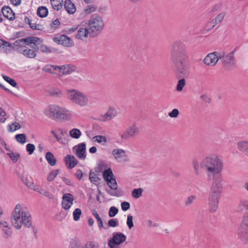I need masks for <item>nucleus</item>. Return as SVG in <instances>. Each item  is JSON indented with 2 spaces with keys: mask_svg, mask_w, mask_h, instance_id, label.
Returning a JSON list of instances; mask_svg holds the SVG:
<instances>
[{
  "mask_svg": "<svg viewBox=\"0 0 248 248\" xmlns=\"http://www.w3.org/2000/svg\"><path fill=\"white\" fill-rule=\"evenodd\" d=\"M171 59L176 70L177 78H181L178 81L176 90L182 91L186 85L185 78L189 76V61L184 45L176 41L172 45Z\"/></svg>",
  "mask_w": 248,
  "mask_h": 248,
  "instance_id": "f257e3e1",
  "label": "nucleus"
},
{
  "mask_svg": "<svg viewBox=\"0 0 248 248\" xmlns=\"http://www.w3.org/2000/svg\"><path fill=\"white\" fill-rule=\"evenodd\" d=\"M21 205H16L12 213L11 222L13 225L16 229H20L22 224L27 227L31 226V217L29 213L22 211L20 214Z\"/></svg>",
  "mask_w": 248,
  "mask_h": 248,
  "instance_id": "f03ea898",
  "label": "nucleus"
},
{
  "mask_svg": "<svg viewBox=\"0 0 248 248\" xmlns=\"http://www.w3.org/2000/svg\"><path fill=\"white\" fill-rule=\"evenodd\" d=\"M44 113L48 118L55 120H68L70 115L65 109L56 105L47 106L44 110Z\"/></svg>",
  "mask_w": 248,
  "mask_h": 248,
  "instance_id": "7ed1b4c3",
  "label": "nucleus"
},
{
  "mask_svg": "<svg viewBox=\"0 0 248 248\" xmlns=\"http://www.w3.org/2000/svg\"><path fill=\"white\" fill-rule=\"evenodd\" d=\"M200 165L202 168L206 169L212 173H220L223 168L222 162L216 155L206 157L202 160Z\"/></svg>",
  "mask_w": 248,
  "mask_h": 248,
  "instance_id": "20e7f679",
  "label": "nucleus"
},
{
  "mask_svg": "<svg viewBox=\"0 0 248 248\" xmlns=\"http://www.w3.org/2000/svg\"><path fill=\"white\" fill-rule=\"evenodd\" d=\"M88 25L91 30L90 37H95L102 31L104 23L102 17L97 14H94L91 16L88 21Z\"/></svg>",
  "mask_w": 248,
  "mask_h": 248,
  "instance_id": "39448f33",
  "label": "nucleus"
},
{
  "mask_svg": "<svg viewBox=\"0 0 248 248\" xmlns=\"http://www.w3.org/2000/svg\"><path fill=\"white\" fill-rule=\"evenodd\" d=\"M67 95L73 102L81 107L86 106L88 103L87 95L76 90H67Z\"/></svg>",
  "mask_w": 248,
  "mask_h": 248,
  "instance_id": "423d86ee",
  "label": "nucleus"
},
{
  "mask_svg": "<svg viewBox=\"0 0 248 248\" xmlns=\"http://www.w3.org/2000/svg\"><path fill=\"white\" fill-rule=\"evenodd\" d=\"M237 234L238 238L242 242L248 243V212L243 216Z\"/></svg>",
  "mask_w": 248,
  "mask_h": 248,
  "instance_id": "0eeeda50",
  "label": "nucleus"
},
{
  "mask_svg": "<svg viewBox=\"0 0 248 248\" xmlns=\"http://www.w3.org/2000/svg\"><path fill=\"white\" fill-rule=\"evenodd\" d=\"M126 239V235L121 232H114L112 237L108 241L109 248H120L118 246L123 244Z\"/></svg>",
  "mask_w": 248,
  "mask_h": 248,
  "instance_id": "6e6552de",
  "label": "nucleus"
},
{
  "mask_svg": "<svg viewBox=\"0 0 248 248\" xmlns=\"http://www.w3.org/2000/svg\"><path fill=\"white\" fill-rule=\"evenodd\" d=\"M141 48L136 45H130L124 50L125 55L130 60H134L140 57V52Z\"/></svg>",
  "mask_w": 248,
  "mask_h": 248,
  "instance_id": "1a4fd4ad",
  "label": "nucleus"
},
{
  "mask_svg": "<svg viewBox=\"0 0 248 248\" xmlns=\"http://www.w3.org/2000/svg\"><path fill=\"white\" fill-rule=\"evenodd\" d=\"M220 192L211 190L209 198V208L211 212H214L218 208Z\"/></svg>",
  "mask_w": 248,
  "mask_h": 248,
  "instance_id": "9d476101",
  "label": "nucleus"
},
{
  "mask_svg": "<svg viewBox=\"0 0 248 248\" xmlns=\"http://www.w3.org/2000/svg\"><path fill=\"white\" fill-rule=\"evenodd\" d=\"M103 177L110 188L113 190H116L117 188V183L112 171L110 168L103 171Z\"/></svg>",
  "mask_w": 248,
  "mask_h": 248,
  "instance_id": "9b49d317",
  "label": "nucleus"
},
{
  "mask_svg": "<svg viewBox=\"0 0 248 248\" xmlns=\"http://www.w3.org/2000/svg\"><path fill=\"white\" fill-rule=\"evenodd\" d=\"M52 40L59 45H62L63 46L71 47L74 46L73 40L65 34H61L58 36H54Z\"/></svg>",
  "mask_w": 248,
  "mask_h": 248,
  "instance_id": "f8f14e48",
  "label": "nucleus"
},
{
  "mask_svg": "<svg viewBox=\"0 0 248 248\" xmlns=\"http://www.w3.org/2000/svg\"><path fill=\"white\" fill-rule=\"evenodd\" d=\"M213 181L212 184L211 190L216 191L221 193L222 190V177L221 174L213 173Z\"/></svg>",
  "mask_w": 248,
  "mask_h": 248,
  "instance_id": "ddd939ff",
  "label": "nucleus"
},
{
  "mask_svg": "<svg viewBox=\"0 0 248 248\" xmlns=\"http://www.w3.org/2000/svg\"><path fill=\"white\" fill-rule=\"evenodd\" d=\"M234 58L233 52H230L225 56L224 60H222L223 67L226 70H230L234 66Z\"/></svg>",
  "mask_w": 248,
  "mask_h": 248,
  "instance_id": "4468645a",
  "label": "nucleus"
},
{
  "mask_svg": "<svg viewBox=\"0 0 248 248\" xmlns=\"http://www.w3.org/2000/svg\"><path fill=\"white\" fill-rule=\"evenodd\" d=\"M74 200L73 196L71 193L64 194L62 198V206L66 210H68L73 205Z\"/></svg>",
  "mask_w": 248,
  "mask_h": 248,
  "instance_id": "2eb2a0df",
  "label": "nucleus"
},
{
  "mask_svg": "<svg viewBox=\"0 0 248 248\" xmlns=\"http://www.w3.org/2000/svg\"><path fill=\"white\" fill-rule=\"evenodd\" d=\"M76 155L80 159L84 160L86 157V144L85 142H81L77 146Z\"/></svg>",
  "mask_w": 248,
  "mask_h": 248,
  "instance_id": "dca6fc26",
  "label": "nucleus"
},
{
  "mask_svg": "<svg viewBox=\"0 0 248 248\" xmlns=\"http://www.w3.org/2000/svg\"><path fill=\"white\" fill-rule=\"evenodd\" d=\"M1 13L3 16L10 21H13L16 19V14L9 6H3L1 8Z\"/></svg>",
  "mask_w": 248,
  "mask_h": 248,
  "instance_id": "f3484780",
  "label": "nucleus"
},
{
  "mask_svg": "<svg viewBox=\"0 0 248 248\" xmlns=\"http://www.w3.org/2000/svg\"><path fill=\"white\" fill-rule=\"evenodd\" d=\"M217 52H214L208 54L204 59V62L205 64L215 65L218 61Z\"/></svg>",
  "mask_w": 248,
  "mask_h": 248,
  "instance_id": "a211bd4d",
  "label": "nucleus"
},
{
  "mask_svg": "<svg viewBox=\"0 0 248 248\" xmlns=\"http://www.w3.org/2000/svg\"><path fill=\"white\" fill-rule=\"evenodd\" d=\"M139 130L135 124L129 127L123 134L121 135L123 139H128L129 137H133L139 133Z\"/></svg>",
  "mask_w": 248,
  "mask_h": 248,
  "instance_id": "6ab92c4d",
  "label": "nucleus"
},
{
  "mask_svg": "<svg viewBox=\"0 0 248 248\" xmlns=\"http://www.w3.org/2000/svg\"><path fill=\"white\" fill-rule=\"evenodd\" d=\"M64 162L68 169L74 168L78 163V160L73 155H68L64 157Z\"/></svg>",
  "mask_w": 248,
  "mask_h": 248,
  "instance_id": "aec40b11",
  "label": "nucleus"
},
{
  "mask_svg": "<svg viewBox=\"0 0 248 248\" xmlns=\"http://www.w3.org/2000/svg\"><path fill=\"white\" fill-rule=\"evenodd\" d=\"M64 7L67 12L69 14H73L76 11V7L71 0H65Z\"/></svg>",
  "mask_w": 248,
  "mask_h": 248,
  "instance_id": "412c9836",
  "label": "nucleus"
},
{
  "mask_svg": "<svg viewBox=\"0 0 248 248\" xmlns=\"http://www.w3.org/2000/svg\"><path fill=\"white\" fill-rule=\"evenodd\" d=\"M88 34L90 35L89 29L87 28H81L78 31V33L76 35V38L78 39H82V37H87Z\"/></svg>",
  "mask_w": 248,
  "mask_h": 248,
  "instance_id": "4be33fe9",
  "label": "nucleus"
},
{
  "mask_svg": "<svg viewBox=\"0 0 248 248\" xmlns=\"http://www.w3.org/2000/svg\"><path fill=\"white\" fill-rule=\"evenodd\" d=\"M0 224L4 233L8 236L10 237L12 235V231L9 227L8 223L6 221H2L0 222Z\"/></svg>",
  "mask_w": 248,
  "mask_h": 248,
  "instance_id": "5701e85b",
  "label": "nucleus"
},
{
  "mask_svg": "<svg viewBox=\"0 0 248 248\" xmlns=\"http://www.w3.org/2000/svg\"><path fill=\"white\" fill-rule=\"evenodd\" d=\"M48 14V9L44 6H39L37 10V16L41 18L46 17Z\"/></svg>",
  "mask_w": 248,
  "mask_h": 248,
  "instance_id": "b1692460",
  "label": "nucleus"
},
{
  "mask_svg": "<svg viewBox=\"0 0 248 248\" xmlns=\"http://www.w3.org/2000/svg\"><path fill=\"white\" fill-rule=\"evenodd\" d=\"M46 159L48 163L51 166H54L56 165L57 160L55 158L54 155L50 152H47L45 156Z\"/></svg>",
  "mask_w": 248,
  "mask_h": 248,
  "instance_id": "393cba45",
  "label": "nucleus"
},
{
  "mask_svg": "<svg viewBox=\"0 0 248 248\" xmlns=\"http://www.w3.org/2000/svg\"><path fill=\"white\" fill-rule=\"evenodd\" d=\"M238 148L245 155L248 156V142L240 141L237 144Z\"/></svg>",
  "mask_w": 248,
  "mask_h": 248,
  "instance_id": "a878e982",
  "label": "nucleus"
},
{
  "mask_svg": "<svg viewBox=\"0 0 248 248\" xmlns=\"http://www.w3.org/2000/svg\"><path fill=\"white\" fill-rule=\"evenodd\" d=\"M224 16L225 14L224 13H220L215 19H213L211 22H208V26H209L210 24H213L210 29H213L216 25L220 23L224 18Z\"/></svg>",
  "mask_w": 248,
  "mask_h": 248,
  "instance_id": "bb28decb",
  "label": "nucleus"
},
{
  "mask_svg": "<svg viewBox=\"0 0 248 248\" xmlns=\"http://www.w3.org/2000/svg\"><path fill=\"white\" fill-rule=\"evenodd\" d=\"M93 215L94 216V217L96 218L98 227L99 229H101L102 228H104V229H107L105 227L103 226V221L99 216V214H98L97 211L95 209H93L92 211Z\"/></svg>",
  "mask_w": 248,
  "mask_h": 248,
  "instance_id": "cd10ccee",
  "label": "nucleus"
},
{
  "mask_svg": "<svg viewBox=\"0 0 248 248\" xmlns=\"http://www.w3.org/2000/svg\"><path fill=\"white\" fill-rule=\"evenodd\" d=\"M75 67L71 65H62V73L63 75H69L75 70Z\"/></svg>",
  "mask_w": 248,
  "mask_h": 248,
  "instance_id": "c85d7f7f",
  "label": "nucleus"
},
{
  "mask_svg": "<svg viewBox=\"0 0 248 248\" xmlns=\"http://www.w3.org/2000/svg\"><path fill=\"white\" fill-rule=\"evenodd\" d=\"M71 248H99V245L97 243L90 241L87 243L84 247L80 245H75L72 246Z\"/></svg>",
  "mask_w": 248,
  "mask_h": 248,
  "instance_id": "c756f323",
  "label": "nucleus"
},
{
  "mask_svg": "<svg viewBox=\"0 0 248 248\" xmlns=\"http://www.w3.org/2000/svg\"><path fill=\"white\" fill-rule=\"evenodd\" d=\"M47 93L50 96L60 98L62 96V93L60 90L58 89H51L47 91Z\"/></svg>",
  "mask_w": 248,
  "mask_h": 248,
  "instance_id": "7c9ffc66",
  "label": "nucleus"
},
{
  "mask_svg": "<svg viewBox=\"0 0 248 248\" xmlns=\"http://www.w3.org/2000/svg\"><path fill=\"white\" fill-rule=\"evenodd\" d=\"M51 4L54 9L59 11L62 7V0H50Z\"/></svg>",
  "mask_w": 248,
  "mask_h": 248,
  "instance_id": "2f4dec72",
  "label": "nucleus"
},
{
  "mask_svg": "<svg viewBox=\"0 0 248 248\" xmlns=\"http://www.w3.org/2000/svg\"><path fill=\"white\" fill-rule=\"evenodd\" d=\"M2 77L4 80L10 84L12 86L16 88H19V86L17 85V84L15 79L4 75H2Z\"/></svg>",
  "mask_w": 248,
  "mask_h": 248,
  "instance_id": "473e14b6",
  "label": "nucleus"
},
{
  "mask_svg": "<svg viewBox=\"0 0 248 248\" xmlns=\"http://www.w3.org/2000/svg\"><path fill=\"white\" fill-rule=\"evenodd\" d=\"M70 136L74 139H78L81 135V132L78 128H73L69 132Z\"/></svg>",
  "mask_w": 248,
  "mask_h": 248,
  "instance_id": "72a5a7b5",
  "label": "nucleus"
},
{
  "mask_svg": "<svg viewBox=\"0 0 248 248\" xmlns=\"http://www.w3.org/2000/svg\"><path fill=\"white\" fill-rule=\"evenodd\" d=\"M60 170L59 169L53 170L51 171L47 175V180L48 182L53 181L56 177L57 175L60 173Z\"/></svg>",
  "mask_w": 248,
  "mask_h": 248,
  "instance_id": "f704fd0d",
  "label": "nucleus"
},
{
  "mask_svg": "<svg viewBox=\"0 0 248 248\" xmlns=\"http://www.w3.org/2000/svg\"><path fill=\"white\" fill-rule=\"evenodd\" d=\"M24 55L29 58H34L36 56V53L32 49L27 47L25 48Z\"/></svg>",
  "mask_w": 248,
  "mask_h": 248,
  "instance_id": "c9c22d12",
  "label": "nucleus"
},
{
  "mask_svg": "<svg viewBox=\"0 0 248 248\" xmlns=\"http://www.w3.org/2000/svg\"><path fill=\"white\" fill-rule=\"evenodd\" d=\"M15 139L19 143L24 144L26 142V136L25 134H17L15 136Z\"/></svg>",
  "mask_w": 248,
  "mask_h": 248,
  "instance_id": "e433bc0d",
  "label": "nucleus"
},
{
  "mask_svg": "<svg viewBox=\"0 0 248 248\" xmlns=\"http://www.w3.org/2000/svg\"><path fill=\"white\" fill-rule=\"evenodd\" d=\"M143 191L142 188H135L132 191V196L133 198L138 199L142 195Z\"/></svg>",
  "mask_w": 248,
  "mask_h": 248,
  "instance_id": "4c0bfd02",
  "label": "nucleus"
},
{
  "mask_svg": "<svg viewBox=\"0 0 248 248\" xmlns=\"http://www.w3.org/2000/svg\"><path fill=\"white\" fill-rule=\"evenodd\" d=\"M7 155L11 158L14 163L16 162L20 157L19 154L12 152L7 153Z\"/></svg>",
  "mask_w": 248,
  "mask_h": 248,
  "instance_id": "58836bf2",
  "label": "nucleus"
},
{
  "mask_svg": "<svg viewBox=\"0 0 248 248\" xmlns=\"http://www.w3.org/2000/svg\"><path fill=\"white\" fill-rule=\"evenodd\" d=\"M112 155L117 159L125 154V151L122 149H115L112 152Z\"/></svg>",
  "mask_w": 248,
  "mask_h": 248,
  "instance_id": "ea45409f",
  "label": "nucleus"
},
{
  "mask_svg": "<svg viewBox=\"0 0 248 248\" xmlns=\"http://www.w3.org/2000/svg\"><path fill=\"white\" fill-rule=\"evenodd\" d=\"M44 42V40L38 37L31 36V45H39Z\"/></svg>",
  "mask_w": 248,
  "mask_h": 248,
  "instance_id": "a19ab883",
  "label": "nucleus"
},
{
  "mask_svg": "<svg viewBox=\"0 0 248 248\" xmlns=\"http://www.w3.org/2000/svg\"><path fill=\"white\" fill-rule=\"evenodd\" d=\"M82 212L81 210L79 208H76L75 209L73 213V219L77 221L79 220L80 218V217L81 215Z\"/></svg>",
  "mask_w": 248,
  "mask_h": 248,
  "instance_id": "79ce46f5",
  "label": "nucleus"
},
{
  "mask_svg": "<svg viewBox=\"0 0 248 248\" xmlns=\"http://www.w3.org/2000/svg\"><path fill=\"white\" fill-rule=\"evenodd\" d=\"M21 127L20 125L17 122H14L12 125L9 124L8 125V131L9 132H14L16 130L20 129Z\"/></svg>",
  "mask_w": 248,
  "mask_h": 248,
  "instance_id": "37998d69",
  "label": "nucleus"
},
{
  "mask_svg": "<svg viewBox=\"0 0 248 248\" xmlns=\"http://www.w3.org/2000/svg\"><path fill=\"white\" fill-rule=\"evenodd\" d=\"M238 210L240 211H242L244 210H248V200L241 201L239 205Z\"/></svg>",
  "mask_w": 248,
  "mask_h": 248,
  "instance_id": "c03bdc74",
  "label": "nucleus"
},
{
  "mask_svg": "<svg viewBox=\"0 0 248 248\" xmlns=\"http://www.w3.org/2000/svg\"><path fill=\"white\" fill-rule=\"evenodd\" d=\"M118 208L115 206H111L108 211V216L110 217H115L118 213Z\"/></svg>",
  "mask_w": 248,
  "mask_h": 248,
  "instance_id": "a18cd8bd",
  "label": "nucleus"
},
{
  "mask_svg": "<svg viewBox=\"0 0 248 248\" xmlns=\"http://www.w3.org/2000/svg\"><path fill=\"white\" fill-rule=\"evenodd\" d=\"M108 225L109 227H116L119 225V220L118 218H112L108 222Z\"/></svg>",
  "mask_w": 248,
  "mask_h": 248,
  "instance_id": "49530a36",
  "label": "nucleus"
},
{
  "mask_svg": "<svg viewBox=\"0 0 248 248\" xmlns=\"http://www.w3.org/2000/svg\"><path fill=\"white\" fill-rule=\"evenodd\" d=\"M35 149V146L31 143H28L26 145V151L29 155H32Z\"/></svg>",
  "mask_w": 248,
  "mask_h": 248,
  "instance_id": "de8ad7c7",
  "label": "nucleus"
},
{
  "mask_svg": "<svg viewBox=\"0 0 248 248\" xmlns=\"http://www.w3.org/2000/svg\"><path fill=\"white\" fill-rule=\"evenodd\" d=\"M96 9V7L93 5H88L87 8L84 10L85 16L89 14L92 12H94Z\"/></svg>",
  "mask_w": 248,
  "mask_h": 248,
  "instance_id": "09e8293b",
  "label": "nucleus"
},
{
  "mask_svg": "<svg viewBox=\"0 0 248 248\" xmlns=\"http://www.w3.org/2000/svg\"><path fill=\"white\" fill-rule=\"evenodd\" d=\"M133 217L130 214L127 216V218L126 221V224L129 229H131L134 227V224L133 222Z\"/></svg>",
  "mask_w": 248,
  "mask_h": 248,
  "instance_id": "8fccbe9b",
  "label": "nucleus"
},
{
  "mask_svg": "<svg viewBox=\"0 0 248 248\" xmlns=\"http://www.w3.org/2000/svg\"><path fill=\"white\" fill-rule=\"evenodd\" d=\"M39 193L41 194L48 197L49 199H53L54 198V196L52 194H50L48 191H47L44 188L40 189V191H39Z\"/></svg>",
  "mask_w": 248,
  "mask_h": 248,
  "instance_id": "3c124183",
  "label": "nucleus"
},
{
  "mask_svg": "<svg viewBox=\"0 0 248 248\" xmlns=\"http://www.w3.org/2000/svg\"><path fill=\"white\" fill-rule=\"evenodd\" d=\"M93 139H95V141L98 143H101L102 141L106 142L107 141L106 137L102 135L95 136L93 138Z\"/></svg>",
  "mask_w": 248,
  "mask_h": 248,
  "instance_id": "603ef678",
  "label": "nucleus"
},
{
  "mask_svg": "<svg viewBox=\"0 0 248 248\" xmlns=\"http://www.w3.org/2000/svg\"><path fill=\"white\" fill-rule=\"evenodd\" d=\"M89 180L92 184H95V182H97L96 174L94 172H93L92 170H91L89 173Z\"/></svg>",
  "mask_w": 248,
  "mask_h": 248,
  "instance_id": "864d4df0",
  "label": "nucleus"
},
{
  "mask_svg": "<svg viewBox=\"0 0 248 248\" xmlns=\"http://www.w3.org/2000/svg\"><path fill=\"white\" fill-rule=\"evenodd\" d=\"M53 67L52 65H46L43 68V70L46 72L49 73L56 74L55 72H53L52 70Z\"/></svg>",
  "mask_w": 248,
  "mask_h": 248,
  "instance_id": "5fc2aeb1",
  "label": "nucleus"
},
{
  "mask_svg": "<svg viewBox=\"0 0 248 248\" xmlns=\"http://www.w3.org/2000/svg\"><path fill=\"white\" fill-rule=\"evenodd\" d=\"M130 207V204L129 202L124 201L121 203V208L123 211H126L129 209Z\"/></svg>",
  "mask_w": 248,
  "mask_h": 248,
  "instance_id": "6e6d98bb",
  "label": "nucleus"
},
{
  "mask_svg": "<svg viewBox=\"0 0 248 248\" xmlns=\"http://www.w3.org/2000/svg\"><path fill=\"white\" fill-rule=\"evenodd\" d=\"M28 25L30 26L31 29L33 30H39V31H43V30L41 28H38V26H40V25H37L36 24L31 23V20H29Z\"/></svg>",
  "mask_w": 248,
  "mask_h": 248,
  "instance_id": "4d7b16f0",
  "label": "nucleus"
},
{
  "mask_svg": "<svg viewBox=\"0 0 248 248\" xmlns=\"http://www.w3.org/2000/svg\"><path fill=\"white\" fill-rule=\"evenodd\" d=\"M179 111L178 109L174 108L169 113V116L171 118H176L178 117Z\"/></svg>",
  "mask_w": 248,
  "mask_h": 248,
  "instance_id": "13d9d810",
  "label": "nucleus"
},
{
  "mask_svg": "<svg viewBox=\"0 0 248 248\" xmlns=\"http://www.w3.org/2000/svg\"><path fill=\"white\" fill-rule=\"evenodd\" d=\"M98 167L95 169V171L97 173L101 172L103 170V169L107 167L106 165L104 164L102 161L98 164Z\"/></svg>",
  "mask_w": 248,
  "mask_h": 248,
  "instance_id": "bf43d9fd",
  "label": "nucleus"
},
{
  "mask_svg": "<svg viewBox=\"0 0 248 248\" xmlns=\"http://www.w3.org/2000/svg\"><path fill=\"white\" fill-rule=\"evenodd\" d=\"M192 164H193V167L194 168L195 174L196 175H198V174H199V171H198L199 162L197 159H194L193 160Z\"/></svg>",
  "mask_w": 248,
  "mask_h": 248,
  "instance_id": "052dcab7",
  "label": "nucleus"
},
{
  "mask_svg": "<svg viewBox=\"0 0 248 248\" xmlns=\"http://www.w3.org/2000/svg\"><path fill=\"white\" fill-rule=\"evenodd\" d=\"M6 113L4 110H3L1 108H0V122L4 123L6 118L5 116H6Z\"/></svg>",
  "mask_w": 248,
  "mask_h": 248,
  "instance_id": "680f3d73",
  "label": "nucleus"
},
{
  "mask_svg": "<svg viewBox=\"0 0 248 248\" xmlns=\"http://www.w3.org/2000/svg\"><path fill=\"white\" fill-rule=\"evenodd\" d=\"M23 44L26 46H31V36L26 38H22Z\"/></svg>",
  "mask_w": 248,
  "mask_h": 248,
  "instance_id": "e2e57ef3",
  "label": "nucleus"
},
{
  "mask_svg": "<svg viewBox=\"0 0 248 248\" xmlns=\"http://www.w3.org/2000/svg\"><path fill=\"white\" fill-rule=\"evenodd\" d=\"M108 112L109 115V118H108V120H111L113 117H114L117 113L116 110L114 108H109V109L108 111Z\"/></svg>",
  "mask_w": 248,
  "mask_h": 248,
  "instance_id": "0e129e2a",
  "label": "nucleus"
},
{
  "mask_svg": "<svg viewBox=\"0 0 248 248\" xmlns=\"http://www.w3.org/2000/svg\"><path fill=\"white\" fill-rule=\"evenodd\" d=\"M201 99L205 103H210L211 99L207 95L202 94L200 97Z\"/></svg>",
  "mask_w": 248,
  "mask_h": 248,
  "instance_id": "69168bd1",
  "label": "nucleus"
},
{
  "mask_svg": "<svg viewBox=\"0 0 248 248\" xmlns=\"http://www.w3.org/2000/svg\"><path fill=\"white\" fill-rule=\"evenodd\" d=\"M62 180L64 182L66 185L74 186V183L69 179L66 178L65 177H62Z\"/></svg>",
  "mask_w": 248,
  "mask_h": 248,
  "instance_id": "338daca9",
  "label": "nucleus"
},
{
  "mask_svg": "<svg viewBox=\"0 0 248 248\" xmlns=\"http://www.w3.org/2000/svg\"><path fill=\"white\" fill-rule=\"evenodd\" d=\"M83 173L82 172V171L78 169L77 170L76 173L75 174V176L76 177L78 180H80L83 177Z\"/></svg>",
  "mask_w": 248,
  "mask_h": 248,
  "instance_id": "774afa93",
  "label": "nucleus"
}]
</instances>
